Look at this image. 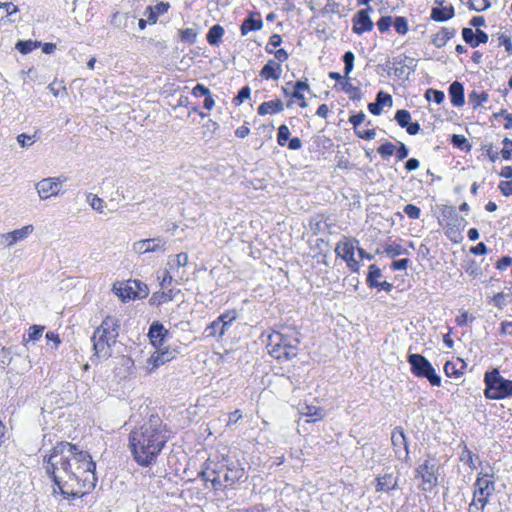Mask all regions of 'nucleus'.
<instances>
[{
    "instance_id": "1",
    "label": "nucleus",
    "mask_w": 512,
    "mask_h": 512,
    "mask_svg": "<svg viewBox=\"0 0 512 512\" xmlns=\"http://www.w3.org/2000/svg\"><path fill=\"white\" fill-rule=\"evenodd\" d=\"M43 468L53 481V494L78 499L95 488L96 464L88 451L70 442H58L43 456Z\"/></svg>"
},
{
    "instance_id": "2",
    "label": "nucleus",
    "mask_w": 512,
    "mask_h": 512,
    "mask_svg": "<svg viewBox=\"0 0 512 512\" xmlns=\"http://www.w3.org/2000/svg\"><path fill=\"white\" fill-rule=\"evenodd\" d=\"M169 439L167 425L158 415L152 414L139 428L131 431L129 446L135 461L148 467L156 462Z\"/></svg>"
},
{
    "instance_id": "3",
    "label": "nucleus",
    "mask_w": 512,
    "mask_h": 512,
    "mask_svg": "<svg viewBox=\"0 0 512 512\" xmlns=\"http://www.w3.org/2000/svg\"><path fill=\"white\" fill-rule=\"evenodd\" d=\"M244 475V469L238 461L223 459L218 463H209L200 472L205 482H210L215 490L234 485Z\"/></svg>"
},
{
    "instance_id": "4",
    "label": "nucleus",
    "mask_w": 512,
    "mask_h": 512,
    "mask_svg": "<svg viewBox=\"0 0 512 512\" xmlns=\"http://www.w3.org/2000/svg\"><path fill=\"white\" fill-rule=\"evenodd\" d=\"M299 344L300 333L291 326H282L280 330H274L267 341L269 353L279 360H290L295 357Z\"/></svg>"
},
{
    "instance_id": "5",
    "label": "nucleus",
    "mask_w": 512,
    "mask_h": 512,
    "mask_svg": "<svg viewBox=\"0 0 512 512\" xmlns=\"http://www.w3.org/2000/svg\"><path fill=\"white\" fill-rule=\"evenodd\" d=\"M119 320L113 316H107L91 337L94 349V357L108 359L112 355V348L116 345L119 336Z\"/></svg>"
},
{
    "instance_id": "6",
    "label": "nucleus",
    "mask_w": 512,
    "mask_h": 512,
    "mask_svg": "<svg viewBox=\"0 0 512 512\" xmlns=\"http://www.w3.org/2000/svg\"><path fill=\"white\" fill-rule=\"evenodd\" d=\"M484 382L486 385L484 390L486 398L500 400L512 396V381L502 377L498 369L486 372Z\"/></svg>"
},
{
    "instance_id": "7",
    "label": "nucleus",
    "mask_w": 512,
    "mask_h": 512,
    "mask_svg": "<svg viewBox=\"0 0 512 512\" xmlns=\"http://www.w3.org/2000/svg\"><path fill=\"white\" fill-rule=\"evenodd\" d=\"M407 361L411 366V372L416 377L426 378L431 385L440 386L441 377L436 374L432 364L421 354H410Z\"/></svg>"
},
{
    "instance_id": "8",
    "label": "nucleus",
    "mask_w": 512,
    "mask_h": 512,
    "mask_svg": "<svg viewBox=\"0 0 512 512\" xmlns=\"http://www.w3.org/2000/svg\"><path fill=\"white\" fill-rule=\"evenodd\" d=\"M443 217L444 221L446 222L445 227L446 236L454 241L457 242L458 239L461 236V231L464 229L466 221L465 219L458 215L454 207H447L443 211Z\"/></svg>"
},
{
    "instance_id": "9",
    "label": "nucleus",
    "mask_w": 512,
    "mask_h": 512,
    "mask_svg": "<svg viewBox=\"0 0 512 512\" xmlns=\"http://www.w3.org/2000/svg\"><path fill=\"white\" fill-rule=\"evenodd\" d=\"M64 175L58 177H48L36 183L35 188L38 192L40 199L45 200L53 196H58L63 193V184L67 181Z\"/></svg>"
},
{
    "instance_id": "10",
    "label": "nucleus",
    "mask_w": 512,
    "mask_h": 512,
    "mask_svg": "<svg viewBox=\"0 0 512 512\" xmlns=\"http://www.w3.org/2000/svg\"><path fill=\"white\" fill-rule=\"evenodd\" d=\"M437 466L430 460H425L416 468V476L421 478L419 488L424 492H431L438 484Z\"/></svg>"
},
{
    "instance_id": "11",
    "label": "nucleus",
    "mask_w": 512,
    "mask_h": 512,
    "mask_svg": "<svg viewBox=\"0 0 512 512\" xmlns=\"http://www.w3.org/2000/svg\"><path fill=\"white\" fill-rule=\"evenodd\" d=\"M178 351L169 347L156 348V351L147 359L145 369L148 373L154 372L159 366L171 361Z\"/></svg>"
},
{
    "instance_id": "12",
    "label": "nucleus",
    "mask_w": 512,
    "mask_h": 512,
    "mask_svg": "<svg viewBox=\"0 0 512 512\" xmlns=\"http://www.w3.org/2000/svg\"><path fill=\"white\" fill-rule=\"evenodd\" d=\"M166 240L161 237L142 239L132 245V251L138 255L166 250Z\"/></svg>"
},
{
    "instance_id": "13",
    "label": "nucleus",
    "mask_w": 512,
    "mask_h": 512,
    "mask_svg": "<svg viewBox=\"0 0 512 512\" xmlns=\"http://www.w3.org/2000/svg\"><path fill=\"white\" fill-rule=\"evenodd\" d=\"M392 445L394 447V451L396 457L401 460L408 461L409 459V449H408V441L404 430L401 427H396L392 431L391 435Z\"/></svg>"
},
{
    "instance_id": "14",
    "label": "nucleus",
    "mask_w": 512,
    "mask_h": 512,
    "mask_svg": "<svg viewBox=\"0 0 512 512\" xmlns=\"http://www.w3.org/2000/svg\"><path fill=\"white\" fill-rule=\"evenodd\" d=\"M372 7L368 6L366 9H362L358 11L352 21H353V32L361 35L365 32L371 31L373 28V22L369 16V11H372Z\"/></svg>"
},
{
    "instance_id": "15",
    "label": "nucleus",
    "mask_w": 512,
    "mask_h": 512,
    "mask_svg": "<svg viewBox=\"0 0 512 512\" xmlns=\"http://www.w3.org/2000/svg\"><path fill=\"white\" fill-rule=\"evenodd\" d=\"M399 488V476L394 473H385L376 478V492L389 493Z\"/></svg>"
},
{
    "instance_id": "16",
    "label": "nucleus",
    "mask_w": 512,
    "mask_h": 512,
    "mask_svg": "<svg viewBox=\"0 0 512 512\" xmlns=\"http://www.w3.org/2000/svg\"><path fill=\"white\" fill-rule=\"evenodd\" d=\"M168 330L158 321H155L151 324L148 332V336L151 344L155 348H160L164 346L165 340L168 337Z\"/></svg>"
},
{
    "instance_id": "17",
    "label": "nucleus",
    "mask_w": 512,
    "mask_h": 512,
    "mask_svg": "<svg viewBox=\"0 0 512 512\" xmlns=\"http://www.w3.org/2000/svg\"><path fill=\"white\" fill-rule=\"evenodd\" d=\"M462 37L463 40L473 48L479 46L480 44L487 43L489 39V36L486 32L480 29H476L474 31L467 27L462 29Z\"/></svg>"
},
{
    "instance_id": "18",
    "label": "nucleus",
    "mask_w": 512,
    "mask_h": 512,
    "mask_svg": "<svg viewBox=\"0 0 512 512\" xmlns=\"http://www.w3.org/2000/svg\"><path fill=\"white\" fill-rule=\"evenodd\" d=\"M357 243L358 240L356 239L343 237V239L336 245L335 253L344 260H351V257L354 256L355 244Z\"/></svg>"
},
{
    "instance_id": "19",
    "label": "nucleus",
    "mask_w": 512,
    "mask_h": 512,
    "mask_svg": "<svg viewBox=\"0 0 512 512\" xmlns=\"http://www.w3.org/2000/svg\"><path fill=\"white\" fill-rule=\"evenodd\" d=\"M170 5L168 2L160 1L154 7L147 6L144 15L147 17V21L150 24H156L158 20V16L164 14L168 11Z\"/></svg>"
},
{
    "instance_id": "20",
    "label": "nucleus",
    "mask_w": 512,
    "mask_h": 512,
    "mask_svg": "<svg viewBox=\"0 0 512 512\" xmlns=\"http://www.w3.org/2000/svg\"><path fill=\"white\" fill-rule=\"evenodd\" d=\"M385 105H392V97L391 95L379 91L376 95V100L373 103L368 104V110L373 115H380L383 109V106Z\"/></svg>"
},
{
    "instance_id": "21",
    "label": "nucleus",
    "mask_w": 512,
    "mask_h": 512,
    "mask_svg": "<svg viewBox=\"0 0 512 512\" xmlns=\"http://www.w3.org/2000/svg\"><path fill=\"white\" fill-rule=\"evenodd\" d=\"M282 73V67L275 60H269L260 71V76L265 80H278Z\"/></svg>"
},
{
    "instance_id": "22",
    "label": "nucleus",
    "mask_w": 512,
    "mask_h": 512,
    "mask_svg": "<svg viewBox=\"0 0 512 512\" xmlns=\"http://www.w3.org/2000/svg\"><path fill=\"white\" fill-rule=\"evenodd\" d=\"M299 412L302 416H306L308 418L307 422L319 421L323 419L326 415L324 409L307 404L301 406L299 408Z\"/></svg>"
},
{
    "instance_id": "23",
    "label": "nucleus",
    "mask_w": 512,
    "mask_h": 512,
    "mask_svg": "<svg viewBox=\"0 0 512 512\" xmlns=\"http://www.w3.org/2000/svg\"><path fill=\"white\" fill-rule=\"evenodd\" d=\"M284 110V104L280 99L263 102L259 105L257 113L261 116L267 114H276Z\"/></svg>"
},
{
    "instance_id": "24",
    "label": "nucleus",
    "mask_w": 512,
    "mask_h": 512,
    "mask_svg": "<svg viewBox=\"0 0 512 512\" xmlns=\"http://www.w3.org/2000/svg\"><path fill=\"white\" fill-rule=\"evenodd\" d=\"M449 95L453 106L460 107L465 103L464 87L462 83L454 81L449 86Z\"/></svg>"
},
{
    "instance_id": "25",
    "label": "nucleus",
    "mask_w": 512,
    "mask_h": 512,
    "mask_svg": "<svg viewBox=\"0 0 512 512\" xmlns=\"http://www.w3.org/2000/svg\"><path fill=\"white\" fill-rule=\"evenodd\" d=\"M293 89L294 90L291 93V98H297V100L299 102V106L301 108H306L307 102L305 100L303 91H310V87H309L307 81L306 80L305 81H302V80L296 81L293 84Z\"/></svg>"
},
{
    "instance_id": "26",
    "label": "nucleus",
    "mask_w": 512,
    "mask_h": 512,
    "mask_svg": "<svg viewBox=\"0 0 512 512\" xmlns=\"http://www.w3.org/2000/svg\"><path fill=\"white\" fill-rule=\"evenodd\" d=\"M454 16L453 6L434 7L431 10V18L437 22L447 21Z\"/></svg>"
},
{
    "instance_id": "27",
    "label": "nucleus",
    "mask_w": 512,
    "mask_h": 512,
    "mask_svg": "<svg viewBox=\"0 0 512 512\" xmlns=\"http://www.w3.org/2000/svg\"><path fill=\"white\" fill-rule=\"evenodd\" d=\"M455 29H449L443 27L437 34L432 38V43L441 48L446 45V43L455 35Z\"/></svg>"
},
{
    "instance_id": "28",
    "label": "nucleus",
    "mask_w": 512,
    "mask_h": 512,
    "mask_svg": "<svg viewBox=\"0 0 512 512\" xmlns=\"http://www.w3.org/2000/svg\"><path fill=\"white\" fill-rule=\"evenodd\" d=\"M489 476L487 473L483 474L480 472L473 484V490H483L486 492H495L496 486L495 482L492 480H488L485 477Z\"/></svg>"
},
{
    "instance_id": "29",
    "label": "nucleus",
    "mask_w": 512,
    "mask_h": 512,
    "mask_svg": "<svg viewBox=\"0 0 512 512\" xmlns=\"http://www.w3.org/2000/svg\"><path fill=\"white\" fill-rule=\"evenodd\" d=\"M223 35H224V28L221 25L216 24V25H213L209 29V31L206 35V39L210 45L218 46Z\"/></svg>"
},
{
    "instance_id": "30",
    "label": "nucleus",
    "mask_w": 512,
    "mask_h": 512,
    "mask_svg": "<svg viewBox=\"0 0 512 512\" xmlns=\"http://www.w3.org/2000/svg\"><path fill=\"white\" fill-rule=\"evenodd\" d=\"M263 21L261 19H255L252 16L248 17L244 20L241 25V34L243 36L247 35L250 31H257L262 29Z\"/></svg>"
},
{
    "instance_id": "31",
    "label": "nucleus",
    "mask_w": 512,
    "mask_h": 512,
    "mask_svg": "<svg viewBox=\"0 0 512 512\" xmlns=\"http://www.w3.org/2000/svg\"><path fill=\"white\" fill-rule=\"evenodd\" d=\"M383 249H384V253L389 258H395L400 255H408L409 254L407 249H405L404 247H402L400 244H398L396 242L386 243L383 246Z\"/></svg>"
},
{
    "instance_id": "32",
    "label": "nucleus",
    "mask_w": 512,
    "mask_h": 512,
    "mask_svg": "<svg viewBox=\"0 0 512 512\" xmlns=\"http://www.w3.org/2000/svg\"><path fill=\"white\" fill-rule=\"evenodd\" d=\"M174 292L172 289L168 291L155 292L150 301L152 305L160 306L164 303L172 301L174 299Z\"/></svg>"
},
{
    "instance_id": "33",
    "label": "nucleus",
    "mask_w": 512,
    "mask_h": 512,
    "mask_svg": "<svg viewBox=\"0 0 512 512\" xmlns=\"http://www.w3.org/2000/svg\"><path fill=\"white\" fill-rule=\"evenodd\" d=\"M342 90L348 95L352 101H360L362 99V93L359 87L352 85L349 79H346L342 83Z\"/></svg>"
},
{
    "instance_id": "34",
    "label": "nucleus",
    "mask_w": 512,
    "mask_h": 512,
    "mask_svg": "<svg viewBox=\"0 0 512 512\" xmlns=\"http://www.w3.org/2000/svg\"><path fill=\"white\" fill-rule=\"evenodd\" d=\"M394 65H402L405 66L407 70V76L410 75L411 72H414L417 67L416 60L412 57L406 55H400L394 59Z\"/></svg>"
},
{
    "instance_id": "35",
    "label": "nucleus",
    "mask_w": 512,
    "mask_h": 512,
    "mask_svg": "<svg viewBox=\"0 0 512 512\" xmlns=\"http://www.w3.org/2000/svg\"><path fill=\"white\" fill-rule=\"evenodd\" d=\"M33 231H34V226L29 224V225L23 226L20 229L13 230L9 233L13 237L15 243H18V242L23 241L26 238H28L33 233Z\"/></svg>"
},
{
    "instance_id": "36",
    "label": "nucleus",
    "mask_w": 512,
    "mask_h": 512,
    "mask_svg": "<svg viewBox=\"0 0 512 512\" xmlns=\"http://www.w3.org/2000/svg\"><path fill=\"white\" fill-rule=\"evenodd\" d=\"M204 335L207 338H221L223 336V332L221 330L220 321L215 319L208 325L204 330Z\"/></svg>"
},
{
    "instance_id": "37",
    "label": "nucleus",
    "mask_w": 512,
    "mask_h": 512,
    "mask_svg": "<svg viewBox=\"0 0 512 512\" xmlns=\"http://www.w3.org/2000/svg\"><path fill=\"white\" fill-rule=\"evenodd\" d=\"M40 42L33 40H20L16 43L15 48L21 54H28L38 47Z\"/></svg>"
},
{
    "instance_id": "38",
    "label": "nucleus",
    "mask_w": 512,
    "mask_h": 512,
    "mask_svg": "<svg viewBox=\"0 0 512 512\" xmlns=\"http://www.w3.org/2000/svg\"><path fill=\"white\" fill-rule=\"evenodd\" d=\"M494 492H486L483 490H473V498L475 500V503H480L481 509H485V507L488 505L490 501V497L493 495Z\"/></svg>"
},
{
    "instance_id": "39",
    "label": "nucleus",
    "mask_w": 512,
    "mask_h": 512,
    "mask_svg": "<svg viewBox=\"0 0 512 512\" xmlns=\"http://www.w3.org/2000/svg\"><path fill=\"white\" fill-rule=\"evenodd\" d=\"M179 36L181 41L194 44L197 40V31L193 28H186L179 30Z\"/></svg>"
},
{
    "instance_id": "40",
    "label": "nucleus",
    "mask_w": 512,
    "mask_h": 512,
    "mask_svg": "<svg viewBox=\"0 0 512 512\" xmlns=\"http://www.w3.org/2000/svg\"><path fill=\"white\" fill-rule=\"evenodd\" d=\"M354 60H355V56H354L353 52L347 51L344 53V55H343L344 73H345L344 77L346 79H349V74L352 72V70L354 68Z\"/></svg>"
},
{
    "instance_id": "41",
    "label": "nucleus",
    "mask_w": 512,
    "mask_h": 512,
    "mask_svg": "<svg viewBox=\"0 0 512 512\" xmlns=\"http://www.w3.org/2000/svg\"><path fill=\"white\" fill-rule=\"evenodd\" d=\"M382 276L381 270L375 265L372 264L369 266V272L367 275V284L370 287L376 286L378 282V278Z\"/></svg>"
},
{
    "instance_id": "42",
    "label": "nucleus",
    "mask_w": 512,
    "mask_h": 512,
    "mask_svg": "<svg viewBox=\"0 0 512 512\" xmlns=\"http://www.w3.org/2000/svg\"><path fill=\"white\" fill-rule=\"evenodd\" d=\"M425 98L428 101H433L436 104H441L445 99V94L443 91L429 88L425 92Z\"/></svg>"
},
{
    "instance_id": "43",
    "label": "nucleus",
    "mask_w": 512,
    "mask_h": 512,
    "mask_svg": "<svg viewBox=\"0 0 512 512\" xmlns=\"http://www.w3.org/2000/svg\"><path fill=\"white\" fill-rule=\"evenodd\" d=\"M468 98L473 107L477 108L488 100V94L486 92L478 93L477 91H472Z\"/></svg>"
},
{
    "instance_id": "44",
    "label": "nucleus",
    "mask_w": 512,
    "mask_h": 512,
    "mask_svg": "<svg viewBox=\"0 0 512 512\" xmlns=\"http://www.w3.org/2000/svg\"><path fill=\"white\" fill-rule=\"evenodd\" d=\"M463 367H464L463 363L461 364V368H458L457 363L448 361L444 365V372H445L446 376H448V377H459L460 375L463 374V372L461 370Z\"/></svg>"
},
{
    "instance_id": "45",
    "label": "nucleus",
    "mask_w": 512,
    "mask_h": 512,
    "mask_svg": "<svg viewBox=\"0 0 512 512\" xmlns=\"http://www.w3.org/2000/svg\"><path fill=\"white\" fill-rule=\"evenodd\" d=\"M87 201L89 202L92 209H94L95 211H97L99 213H104L105 203L97 195H94L92 193L88 194Z\"/></svg>"
},
{
    "instance_id": "46",
    "label": "nucleus",
    "mask_w": 512,
    "mask_h": 512,
    "mask_svg": "<svg viewBox=\"0 0 512 512\" xmlns=\"http://www.w3.org/2000/svg\"><path fill=\"white\" fill-rule=\"evenodd\" d=\"M395 120L400 127L405 128L411 122V114L408 110L400 109L395 114Z\"/></svg>"
},
{
    "instance_id": "47",
    "label": "nucleus",
    "mask_w": 512,
    "mask_h": 512,
    "mask_svg": "<svg viewBox=\"0 0 512 512\" xmlns=\"http://www.w3.org/2000/svg\"><path fill=\"white\" fill-rule=\"evenodd\" d=\"M394 28L399 34H406L409 30L408 22L405 17L397 16L394 21H392Z\"/></svg>"
},
{
    "instance_id": "48",
    "label": "nucleus",
    "mask_w": 512,
    "mask_h": 512,
    "mask_svg": "<svg viewBox=\"0 0 512 512\" xmlns=\"http://www.w3.org/2000/svg\"><path fill=\"white\" fill-rule=\"evenodd\" d=\"M451 142L455 147L460 148L461 150L469 151L471 148L467 138L463 135L454 134L452 136Z\"/></svg>"
},
{
    "instance_id": "49",
    "label": "nucleus",
    "mask_w": 512,
    "mask_h": 512,
    "mask_svg": "<svg viewBox=\"0 0 512 512\" xmlns=\"http://www.w3.org/2000/svg\"><path fill=\"white\" fill-rule=\"evenodd\" d=\"M290 137V130L287 125H280L277 134V143L280 146H285Z\"/></svg>"
},
{
    "instance_id": "50",
    "label": "nucleus",
    "mask_w": 512,
    "mask_h": 512,
    "mask_svg": "<svg viewBox=\"0 0 512 512\" xmlns=\"http://www.w3.org/2000/svg\"><path fill=\"white\" fill-rule=\"evenodd\" d=\"M460 460L468 465L471 469H475L474 454L465 446L461 452Z\"/></svg>"
},
{
    "instance_id": "51",
    "label": "nucleus",
    "mask_w": 512,
    "mask_h": 512,
    "mask_svg": "<svg viewBox=\"0 0 512 512\" xmlns=\"http://www.w3.org/2000/svg\"><path fill=\"white\" fill-rule=\"evenodd\" d=\"M469 6L475 11H484L491 6V0H469Z\"/></svg>"
},
{
    "instance_id": "52",
    "label": "nucleus",
    "mask_w": 512,
    "mask_h": 512,
    "mask_svg": "<svg viewBox=\"0 0 512 512\" xmlns=\"http://www.w3.org/2000/svg\"><path fill=\"white\" fill-rule=\"evenodd\" d=\"M377 151L383 158H388L394 154L395 145L391 142H385L384 144L379 146Z\"/></svg>"
},
{
    "instance_id": "53",
    "label": "nucleus",
    "mask_w": 512,
    "mask_h": 512,
    "mask_svg": "<svg viewBox=\"0 0 512 512\" xmlns=\"http://www.w3.org/2000/svg\"><path fill=\"white\" fill-rule=\"evenodd\" d=\"M250 94H251V90H250V88H249L248 86H244V87H242V88L239 90V92H238L237 96H236V97H234V99H233V103H234L235 105H240V104H242L245 100H247V99H249V98H250Z\"/></svg>"
},
{
    "instance_id": "54",
    "label": "nucleus",
    "mask_w": 512,
    "mask_h": 512,
    "mask_svg": "<svg viewBox=\"0 0 512 512\" xmlns=\"http://www.w3.org/2000/svg\"><path fill=\"white\" fill-rule=\"evenodd\" d=\"M503 148L501 150V155L504 160H511L512 159V140L510 138H504L503 141Z\"/></svg>"
},
{
    "instance_id": "55",
    "label": "nucleus",
    "mask_w": 512,
    "mask_h": 512,
    "mask_svg": "<svg viewBox=\"0 0 512 512\" xmlns=\"http://www.w3.org/2000/svg\"><path fill=\"white\" fill-rule=\"evenodd\" d=\"M43 331H44V326H41V325L31 326L29 328L28 341H33V342L37 341L38 339L41 338Z\"/></svg>"
},
{
    "instance_id": "56",
    "label": "nucleus",
    "mask_w": 512,
    "mask_h": 512,
    "mask_svg": "<svg viewBox=\"0 0 512 512\" xmlns=\"http://www.w3.org/2000/svg\"><path fill=\"white\" fill-rule=\"evenodd\" d=\"M403 211L411 219H419L421 216L420 208L413 204H407Z\"/></svg>"
},
{
    "instance_id": "57",
    "label": "nucleus",
    "mask_w": 512,
    "mask_h": 512,
    "mask_svg": "<svg viewBox=\"0 0 512 512\" xmlns=\"http://www.w3.org/2000/svg\"><path fill=\"white\" fill-rule=\"evenodd\" d=\"M281 42H282V37L279 34H273L270 37L268 44L266 45V48H265L266 52L273 53L274 48L280 46Z\"/></svg>"
},
{
    "instance_id": "58",
    "label": "nucleus",
    "mask_w": 512,
    "mask_h": 512,
    "mask_svg": "<svg viewBox=\"0 0 512 512\" xmlns=\"http://www.w3.org/2000/svg\"><path fill=\"white\" fill-rule=\"evenodd\" d=\"M392 24L391 16H383L377 22V27L381 33H384L389 30Z\"/></svg>"
},
{
    "instance_id": "59",
    "label": "nucleus",
    "mask_w": 512,
    "mask_h": 512,
    "mask_svg": "<svg viewBox=\"0 0 512 512\" xmlns=\"http://www.w3.org/2000/svg\"><path fill=\"white\" fill-rule=\"evenodd\" d=\"M498 45L499 46H504L505 47V50L506 52L509 54V55H512V41H511V38L506 35V34H501L498 38Z\"/></svg>"
},
{
    "instance_id": "60",
    "label": "nucleus",
    "mask_w": 512,
    "mask_h": 512,
    "mask_svg": "<svg viewBox=\"0 0 512 512\" xmlns=\"http://www.w3.org/2000/svg\"><path fill=\"white\" fill-rule=\"evenodd\" d=\"M355 133L358 137L365 140H372L376 136V132L374 129H362L361 127L355 130Z\"/></svg>"
},
{
    "instance_id": "61",
    "label": "nucleus",
    "mask_w": 512,
    "mask_h": 512,
    "mask_svg": "<svg viewBox=\"0 0 512 512\" xmlns=\"http://www.w3.org/2000/svg\"><path fill=\"white\" fill-rule=\"evenodd\" d=\"M210 93H211V91L209 90V88H207L203 84H199V83L196 86H194L192 89V95L197 98L203 97V96L206 97Z\"/></svg>"
},
{
    "instance_id": "62",
    "label": "nucleus",
    "mask_w": 512,
    "mask_h": 512,
    "mask_svg": "<svg viewBox=\"0 0 512 512\" xmlns=\"http://www.w3.org/2000/svg\"><path fill=\"white\" fill-rule=\"evenodd\" d=\"M366 115L361 111L357 114L350 116L349 122L353 125L354 130L360 128L361 124L364 122Z\"/></svg>"
},
{
    "instance_id": "63",
    "label": "nucleus",
    "mask_w": 512,
    "mask_h": 512,
    "mask_svg": "<svg viewBox=\"0 0 512 512\" xmlns=\"http://www.w3.org/2000/svg\"><path fill=\"white\" fill-rule=\"evenodd\" d=\"M237 318V312L235 310H231V311H227L223 314H221L219 317H217L216 319L220 322H229V323H233V321H235Z\"/></svg>"
},
{
    "instance_id": "64",
    "label": "nucleus",
    "mask_w": 512,
    "mask_h": 512,
    "mask_svg": "<svg viewBox=\"0 0 512 512\" xmlns=\"http://www.w3.org/2000/svg\"><path fill=\"white\" fill-rule=\"evenodd\" d=\"M499 189L501 193L508 197L512 195V182L511 181H502L499 184Z\"/></svg>"
}]
</instances>
